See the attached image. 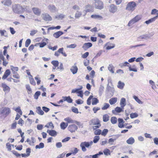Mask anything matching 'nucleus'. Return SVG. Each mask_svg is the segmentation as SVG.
Listing matches in <instances>:
<instances>
[{"instance_id":"obj_34","label":"nucleus","mask_w":158,"mask_h":158,"mask_svg":"<svg viewBox=\"0 0 158 158\" xmlns=\"http://www.w3.org/2000/svg\"><path fill=\"white\" fill-rule=\"evenodd\" d=\"M44 144L43 143H40L39 145H36L35 146L36 149L43 148L44 147Z\"/></svg>"},{"instance_id":"obj_10","label":"nucleus","mask_w":158,"mask_h":158,"mask_svg":"<svg viewBox=\"0 0 158 158\" xmlns=\"http://www.w3.org/2000/svg\"><path fill=\"white\" fill-rule=\"evenodd\" d=\"M32 10L34 14L40 16L41 14V10L37 7H33Z\"/></svg>"},{"instance_id":"obj_49","label":"nucleus","mask_w":158,"mask_h":158,"mask_svg":"<svg viewBox=\"0 0 158 158\" xmlns=\"http://www.w3.org/2000/svg\"><path fill=\"white\" fill-rule=\"evenodd\" d=\"M100 137L99 136H95L94 138L93 142L94 143H96L99 140Z\"/></svg>"},{"instance_id":"obj_30","label":"nucleus","mask_w":158,"mask_h":158,"mask_svg":"<svg viewBox=\"0 0 158 158\" xmlns=\"http://www.w3.org/2000/svg\"><path fill=\"white\" fill-rule=\"evenodd\" d=\"M65 15L62 14H60L55 16V18L58 19H62L65 18Z\"/></svg>"},{"instance_id":"obj_59","label":"nucleus","mask_w":158,"mask_h":158,"mask_svg":"<svg viewBox=\"0 0 158 158\" xmlns=\"http://www.w3.org/2000/svg\"><path fill=\"white\" fill-rule=\"evenodd\" d=\"M72 110L73 112L77 114H78L79 113L77 108L75 107H72Z\"/></svg>"},{"instance_id":"obj_20","label":"nucleus","mask_w":158,"mask_h":158,"mask_svg":"<svg viewBox=\"0 0 158 158\" xmlns=\"http://www.w3.org/2000/svg\"><path fill=\"white\" fill-rule=\"evenodd\" d=\"M1 3L4 6H9L11 5L12 1L11 0H4L2 1Z\"/></svg>"},{"instance_id":"obj_36","label":"nucleus","mask_w":158,"mask_h":158,"mask_svg":"<svg viewBox=\"0 0 158 158\" xmlns=\"http://www.w3.org/2000/svg\"><path fill=\"white\" fill-rule=\"evenodd\" d=\"M102 154H103V152H99L98 153L91 155L92 158H98L100 155Z\"/></svg>"},{"instance_id":"obj_4","label":"nucleus","mask_w":158,"mask_h":158,"mask_svg":"<svg viewBox=\"0 0 158 158\" xmlns=\"http://www.w3.org/2000/svg\"><path fill=\"white\" fill-rule=\"evenodd\" d=\"M136 6V3L135 2H130L127 5L126 9L128 10H133Z\"/></svg>"},{"instance_id":"obj_3","label":"nucleus","mask_w":158,"mask_h":158,"mask_svg":"<svg viewBox=\"0 0 158 158\" xmlns=\"http://www.w3.org/2000/svg\"><path fill=\"white\" fill-rule=\"evenodd\" d=\"M141 19V17L140 16L138 15H136L129 21L127 25L129 27L131 26L135 23H136L139 21Z\"/></svg>"},{"instance_id":"obj_9","label":"nucleus","mask_w":158,"mask_h":158,"mask_svg":"<svg viewBox=\"0 0 158 158\" xmlns=\"http://www.w3.org/2000/svg\"><path fill=\"white\" fill-rule=\"evenodd\" d=\"M77 126L74 124L69 125L68 127V130L71 132H75L77 130Z\"/></svg>"},{"instance_id":"obj_13","label":"nucleus","mask_w":158,"mask_h":158,"mask_svg":"<svg viewBox=\"0 0 158 158\" xmlns=\"http://www.w3.org/2000/svg\"><path fill=\"white\" fill-rule=\"evenodd\" d=\"M48 8L52 12L54 13L58 11V9L54 5H50L48 6Z\"/></svg>"},{"instance_id":"obj_58","label":"nucleus","mask_w":158,"mask_h":158,"mask_svg":"<svg viewBox=\"0 0 158 158\" xmlns=\"http://www.w3.org/2000/svg\"><path fill=\"white\" fill-rule=\"evenodd\" d=\"M6 146L8 151H10L11 150V145L9 143H6Z\"/></svg>"},{"instance_id":"obj_42","label":"nucleus","mask_w":158,"mask_h":158,"mask_svg":"<svg viewBox=\"0 0 158 158\" xmlns=\"http://www.w3.org/2000/svg\"><path fill=\"white\" fill-rule=\"evenodd\" d=\"M26 89L28 91V93L29 94L32 92L31 89L29 85H26Z\"/></svg>"},{"instance_id":"obj_11","label":"nucleus","mask_w":158,"mask_h":158,"mask_svg":"<svg viewBox=\"0 0 158 158\" xmlns=\"http://www.w3.org/2000/svg\"><path fill=\"white\" fill-rule=\"evenodd\" d=\"M117 9V6L112 4L110 5L109 10L110 12L114 13L116 11Z\"/></svg>"},{"instance_id":"obj_5","label":"nucleus","mask_w":158,"mask_h":158,"mask_svg":"<svg viewBox=\"0 0 158 158\" xmlns=\"http://www.w3.org/2000/svg\"><path fill=\"white\" fill-rule=\"evenodd\" d=\"M80 146L81 148L82 151L85 152L86 151V148H89V144L87 143V142L85 141L81 142L80 144Z\"/></svg>"},{"instance_id":"obj_45","label":"nucleus","mask_w":158,"mask_h":158,"mask_svg":"<svg viewBox=\"0 0 158 158\" xmlns=\"http://www.w3.org/2000/svg\"><path fill=\"white\" fill-rule=\"evenodd\" d=\"M29 78L30 79V83L34 85H36V83L32 77H31V78H30V77H29Z\"/></svg>"},{"instance_id":"obj_16","label":"nucleus","mask_w":158,"mask_h":158,"mask_svg":"<svg viewBox=\"0 0 158 158\" xmlns=\"http://www.w3.org/2000/svg\"><path fill=\"white\" fill-rule=\"evenodd\" d=\"M78 70V69L76 65V63L74 64V65L70 69V71L73 74H75L77 73Z\"/></svg>"},{"instance_id":"obj_26","label":"nucleus","mask_w":158,"mask_h":158,"mask_svg":"<svg viewBox=\"0 0 158 158\" xmlns=\"http://www.w3.org/2000/svg\"><path fill=\"white\" fill-rule=\"evenodd\" d=\"M62 98H64V101H66L68 103H71L73 102L72 99L69 96L68 97H63Z\"/></svg>"},{"instance_id":"obj_51","label":"nucleus","mask_w":158,"mask_h":158,"mask_svg":"<svg viewBox=\"0 0 158 158\" xmlns=\"http://www.w3.org/2000/svg\"><path fill=\"white\" fill-rule=\"evenodd\" d=\"M110 106V105L107 103H105L104 106L102 107V110H105L108 108Z\"/></svg>"},{"instance_id":"obj_64","label":"nucleus","mask_w":158,"mask_h":158,"mask_svg":"<svg viewBox=\"0 0 158 158\" xmlns=\"http://www.w3.org/2000/svg\"><path fill=\"white\" fill-rule=\"evenodd\" d=\"M73 9L74 10L78 11L80 10L79 7L77 5H74L73 6Z\"/></svg>"},{"instance_id":"obj_17","label":"nucleus","mask_w":158,"mask_h":158,"mask_svg":"<svg viewBox=\"0 0 158 158\" xmlns=\"http://www.w3.org/2000/svg\"><path fill=\"white\" fill-rule=\"evenodd\" d=\"M123 108H122L121 107H116L114 109V110H113L112 111V112L113 114H116V112L117 113H119L123 111Z\"/></svg>"},{"instance_id":"obj_41","label":"nucleus","mask_w":158,"mask_h":158,"mask_svg":"<svg viewBox=\"0 0 158 158\" xmlns=\"http://www.w3.org/2000/svg\"><path fill=\"white\" fill-rule=\"evenodd\" d=\"M82 15V13L81 12L78 11H77L75 15V17L76 18H78L80 17Z\"/></svg>"},{"instance_id":"obj_29","label":"nucleus","mask_w":158,"mask_h":158,"mask_svg":"<svg viewBox=\"0 0 158 158\" xmlns=\"http://www.w3.org/2000/svg\"><path fill=\"white\" fill-rule=\"evenodd\" d=\"M117 101V98H113L110 99L109 100V102L110 105L114 104Z\"/></svg>"},{"instance_id":"obj_52","label":"nucleus","mask_w":158,"mask_h":158,"mask_svg":"<svg viewBox=\"0 0 158 158\" xmlns=\"http://www.w3.org/2000/svg\"><path fill=\"white\" fill-rule=\"evenodd\" d=\"M51 63L55 67H57L59 64V62L57 60H53L52 61Z\"/></svg>"},{"instance_id":"obj_55","label":"nucleus","mask_w":158,"mask_h":158,"mask_svg":"<svg viewBox=\"0 0 158 158\" xmlns=\"http://www.w3.org/2000/svg\"><path fill=\"white\" fill-rule=\"evenodd\" d=\"M104 89V87H103V86L101 85L100 86L99 91V94L100 95H101L102 94L103 91Z\"/></svg>"},{"instance_id":"obj_31","label":"nucleus","mask_w":158,"mask_h":158,"mask_svg":"<svg viewBox=\"0 0 158 158\" xmlns=\"http://www.w3.org/2000/svg\"><path fill=\"white\" fill-rule=\"evenodd\" d=\"M135 142V139L131 137L127 140V143L129 144H132Z\"/></svg>"},{"instance_id":"obj_12","label":"nucleus","mask_w":158,"mask_h":158,"mask_svg":"<svg viewBox=\"0 0 158 158\" xmlns=\"http://www.w3.org/2000/svg\"><path fill=\"white\" fill-rule=\"evenodd\" d=\"M2 87L3 88V91L6 93H8L10 91V87L4 83L2 84Z\"/></svg>"},{"instance_id":"obj_56","label":"nucleus","mask_w":158,"mask_h":158,"mask_svg":"<svg viewBox=\"0 0 158 158\" xmlns=\"http://www.w3.org/2000/svg\"><path fill=\"white\" fill-rule=\"evenodd\" d=\"M31 43V40L30 39H27L25 42V46L26 47H28L29 44H30Z\"/></svg>"},{"instance_id":"obj_40","label":"nucleus","mask_w":158,"mask_h":158,"mask_svg":"<svg viewBox=\"0 0 158 158\" xmlns=\"http://www.w3.org/2000/svg\"><path fill=\"white\" fill-rule=\"evenodd\" d=\"M40 94L41 93L40 91H36L34 95V98L35 99H37L39 96L40 95Z\"/></svg>"},{"instance_id":"obj_35","label":"nucleus","mask_w":158,"mask_h":158,"mask_svg":"<svg viewBox=\"0 0 158 158\" xmlns=\"http://www.w3.org/2000/svg\"><path fill=\"white\" fill-rule=\"evenodd\" d=\"M64 120L67 122L69 123H75L74 121L72 120L69 117L66 118L64 119Z\"/></svg>"},{"instance_id":"obj_43","label":"nucleus","mask_w":158,"mask_h":158,"mask_svg":"<svg viewBox=\"0 0 158 158\" xmlns=\"http://www.w3.org/2000/svg\"><path fill=\"white\" fill-rule=\"evenodd\" d=\"M133 98L139 104H142L143 103L138 98L137 96H133Z\"/></svg>"},{"instance_id":"obj_1","label":"nucleus","mask_w":158,"mask_h":158,"mask_svg":"<svg viewBox=\"0 0 158 158\" xmlns=\"http://www.w3.org/2000/svg\"><path fill=\"white\" fill-rule=\"evenodd\" d=\"M27 6H24L22 7L20 5L18 4H15L13 5L12 8L13 12L16 13L21 14L23 13L26 9Z\"/></svg>"},{"instance_id":"obj_23","label":"nucleus","mask_w":158,"mask_h":158,"mask_svg":"<svg viewBox=\"0 0 158 158\" xmlns=\"http://www.w3.org/2000/svg\"><path fill=\"white\" fill-rule=\"evenodd\" d=\"M120 104L121 106V107L122 108H123L126 105V99L124 98H122L120 100Z\"/></svg>"},{"instance_id":"obj_22","label":"nucleus","mask_w":158,"mask_h":158,"mask_svg":"<svg viewBox=\"0 0 158 158\" xmlns=\"http://www.w3.org/2000/svg\"><path fill=\"white\" fill-rule=\"evenodd\" d=\"M10 74V72L9 69H7L6 70L4 75L2 77V79H6Z\"/></svg>"},{"instance_id":"obj_21","label":"nucleus","mask_w":158,"mask_h":158,"mask_svg":"<svg viewBox=\"0 0 158 158\" xmlns=\"http://www.w3.org/2000/svg\"><path fill=\"white\" fill-rule=\"evenodd\" d=\"M138 39L140 41L141 40L149 39H150V37L148 36V34H144L139 36L138 38Z\"/></svg>"},{"instance_id":"obj_19","label":"nucleus","mask_w":158,"mask_h":158,"mask_svg":"<svg viewBox=\"0 0 158 158\" xmlns=\"http://www.w3.org/2000/svg\"><path fill=\"white\" fill-rule=\"evenodd\" d=\"M47 132L49 133V135L52 136H55L56 135L57 132L54 130H49L48 129Z\"/></svg>"},{"instance_id":"obj_6","label":"nucleus","mask_w":158,"mask_h":158,"mask_svg":"<svg viewBox=\"0 0 158 158\" xmlns=\"http://www.w3.org/2000/svg\"><path fill=\"white\" fill-rule=\"evenodd\" d=\"M85 10L83 11V12L85 13L84 16H85L88 12H90L93 11V7L92 5L88 4L86 5L85 7Z\"/></svg>"},{"instance_id":"obj_14","label":"nucleus","mask_w":158,"mask_h":158,"mask_svg":"<svg viewBox=\"0 0 158 158\" xmlns=\"http://www.w3.org/2000/svg\"><path fill=\"white\" fill-rule=\"evenodd\" d=\"M1 109L3 113V115L5 116V117L10 112V109L8 108L5 107Z\"/></svg>"},{"instance_id":"obj_53","label":"nucleus","mask_w":158,"mask_h":158,"mask_svg":"<svg viewBox=\"0 0 158 158\" xmlns=\"http://www.w3.org/2000/svg\"><path fill=\"white\" fill-rule=\"evenodd\" d=\"M93 98V95H90L89 98H88L87 100V104L89 105H90L91 104V99H92V98Z\"/></svg>"},{"instance_id":"obj_47","label":"nucleus","mask_w":158,"mask_h":158,"mask_svg":"<svg viewBox=\"0 0 158 158\" xmlns=\"http://www.w3.org/2000/svg\"><path fill=\"white\" fill-rule=\"evenodd\" d=\"M108 131V130L107 129H104L101 132V135L104 136H105Z\"/></svg>"},{"instance_id":"obj_28","label":"nucleus","mask_w":158,"mask_h":158,"mask_svg":"<svg viewBox=\"0 0 158 158\" xmlns=\"http://www.w3.org/2000/svg\"><path fill=\"white\" fill-rule=\"evenodd\" d=\"M125 85L124 83L122 82L121 81H119L117 87L118 88L122 89H123V87Z\"/></svg>"},{"instance_id":"obj_18","label":"nucleus","mask_w":158,"mask_h":158,"mask_svg":"<svg viewBox=\"0 0 158 158\" xmlns=\"http://www.w3.org/2000/svg\"><path fill=\"white\" fill-rule=\"evenodd\" d=\"M158 14L157 13V15H158ZM158 15H157L155 16V17L152 18L147 21H146L144 23L147 24H148L150 23H151L153 22H154L158 18Z\"/></svg>"},{"instance_id":"obj_38","label":"nucleus","mask_w":158,"mask_h":158,"mask_svg":"<svg viewBox=\"0 0 158 158\" xmlns=\"http://www.w3.org/2000/svg\"><path fill=\"white\" fill-rule=\"evenodd\" d=\"M92 104L93 105H96L99 102V101L98 99L95 98H92Z\"/></svg>"},{"instance_id":"obj_50","label":"nucleus","mask_w":158,"mask_h":158,"mask_svg":"<svg viewBox=\"0 0 158 158\" xmlns=\"http://www.w3.org/2000/svg\"><path fill=\"white\" fill-rule=\"evenodd\" d=\"M91 17L92 18H94L95 19L98 18H102V17L99 15H91Z\"/></svg>"},{"instance_id":"obj_37","label":"nucleus","mask_w":158,"mask_h":158,"mask_svg":"<svg viewBox=\"0 0 158 158\" xmlns=\"http://www.w3.org/2000/svg\"><path fill=\"white\" fill-rule=\"evenodd\" d=\"M109 116L107 114H105L103 116V120L104 122H107L109 120Z\"/></svg>"},{"instance_id":"obj_33","label":"nucleus","mask_w":158,"mask_h":158,"mask_svg":"<svg viewBox=\"0 0 158 158\" xmlns=\"http://www.w3.org/2000/svg\"><path fill=\"white\" fill-rule=\"evenodd\" d=\"M114 68L113 66L111 64H109L108 67V70L112 73H114V71L113 70Z\"/></svg>"},{"instance_id":"obj_62","label":"nucleus","mask_w":158,"mask_h":158,"mask_svg":"<svg viewBox=\"0 0 158 158\" xmlns=\"http://www.w3.org/2000/svg\"><path fill=\"white\" fill-rule=\"evenodd\" d=\"M104 154L106 155H110V151L108 149L105 150L103 152Z\"/></svg>"},{"instance_id":"obj_7","label":"nucleus","mask_w":158,"mask_h":158,"mask_svg":"<svg viewBox=\"0 0 158 158\" xmlns=\"http://www.w3.org/2000/svg\"><path fill=\"white\" fill-rule=\"evenodd\" d=\"M42 18L46 21H50L52 20V18L47 13L43 14L42 15Z\"/></svg>"},{"instance_id":"obj_39","label":"nucleus","mask_w":158,"mask_h":158,"mask_svg":"<svg viewBox=\"0 0 158 158\" xmlns=\"http://www.w3.org/2000/svg\"><path fill=\"white\" fill-rule=\"evenodd\" d=\"M110 121L112 124H115L117 122V118L115 117H112L110 119Z\"/></svg>"},{"instance_id":"obj_48","label":"nucleus","mask_w":158,"mask_h":158,"mask_svg":"<svg viewBox=\"0 0 158 158\" xmlns=\"http://www.w3.org/2000/svg\"><path fill=\"white\" fill-rule=\"evenodd\" d=\"M138 116V115L136 113H132L130 115V118H135L137 117Z\"/></svg>"},{"instance_id":"obj_32","label":"nucleus","mask_w":158,"mask_h":158,"mask_svg":"<svg viewBox=\"0 0 158 158\" xmlns=\"http://www.w3.org/2000/svg\"><path fill=\"white\" fill-rule=\"evenodd\" d=\"M68 126V124L67 123L66 124L64 122H62L60 124V126L61 128L62 129L64 130L65 129L66 127Z\"/></svg>"},{"instance_id":"obj_25","label":"nucleus","mask_w":158,"mask_h":158,"mask_svg":"<svg viewBox=\"0 0 158 158\" xmlns=\"http://www.w3.org/2000/svg\"><path fill=\"white\" fill-rule=\"evenodd\" d=\"M0 34L1 36H4L6 37H8L7 33L5 30H0Z\"/></svg>"},{"instance_id":"obj_44","label":"nucleus","mask_w":158,"mask_h":158,"mask_svg":"<svg viewBox=\"0 0 158 158\" xmlns=\"http://www.w3.org/2000/svg\"><path fill=\"white\" fill-rule=\"evenodd\" d=\"M11 69L13 73L14 74H15L16 73V72L18 71V67L11 66Z\"/></svg>"},{"instance_id":"obj_15","label":"nucleus","mask_w":158,"mask_h":158,"mask_svg":"<svg viewBox=\"0 0 158 158\" xmlns=\"http://www.w3.org/2000/svg\"><path fill=\"white\" fill-rule=\"evenodd\" d=\"M92 46V44L91 43H85L83 44L82 48L84 50L86 51L88 49L91 47Z\"/></svg>"},{"instance_id":"obj_27","label":"nucleus","mask_w":158,"mask_h":158,"mask_svg":"<svg viewBox=\"0 0 158 158\" xmlns=\"http://www.w3.org/2000/svg\"><path fill=\"white\" fill-rule=\"evenodd\" d=\"M36 112L39 114L40 115H43L44 112L43 110H42L40 106H38L36 107Z\"/></svg>"},{"instance_id":"obj_2","label":"nucleus","mask_w":158,"mask_h":158,"mask_svg":"<svg viewBox=\"0 0 158 158\" xmlns=\"http://www.w3.org/2000/svg\"><path fill=\"white\" fill-rule=\"evenodd\" d=\"M93 3L95 8L96 9L101 10L103 8V3L100 0H94Z\"/></svg>"},{"instance_id":"obj_57","label":"nucleus","mask_w":158,"mask_h":158,"mask_svg":"<svg viewBox=\"0 0 158 158\" xmlns=\"http://www.w3.org/2000/svg\"><path fill=\"white\" fill-rule=\"evenodd\" d=\"M102 132L101 130L98 129L95 130L94 131V134L95 135H100L101 134Z\"/></svg>"},{"instance_id":"obj_46","label":"nucleus","mask_w":158,"mask_h":158,"mask_svg":"<svg viewBox=\"0 0 158 158\" xmlns=\"http://www.w3.org/2000/svg\"><path fill=\"white\" fill-rule=\"evenodd\" d=\"M5 118V116L3 115V113L1 109H0V120H2Z\"/></svg>"},{"instance_id":"obj_8","label":"nucleus","mask_w":158,"mask_h":158,"mask_svg":"<svg viewBox=\"0 0 158 158\" xmlns=\"http://www.w3.org/2000/svg\"><path fill=\"white\" fill-rule=\"evenodd\" d=\"M100 123V120L98 118H94L90 120L89 123V125H96L98 124H99Z\"/></svg>"},{"instance_id":"obj_24","label":"nucleus","mask_w":158,"mask_h":158,"mask_svg":"<svg viewBox=\"0 0 158 158\" xmlns=\"http://www.w3.org/2000/svg\"><path fill=\"white\" fill-rule=\"evenodd\" d=\"M63 32L61 31H58L57 32H55L53 34V36L56 38H58L60 36L63 34Z\"/></svg>"},{"instance_id":"obj_54","label":"nucleus","mask_w":158,"mask_h":158,"mask_svg":"<svg viewBox=\"0 0 158 158\" xmlns=\"http://www.w3.org/2000/svg\"><path fill=\"white\" fill-rule=\"evenodd\" d=\"M15 110L18 113H19L21 115H22V112L20 109V107H18L17 108H16Z\"/></svg>"},{"instance_id":"obj_63","label":"nucleus","mask_w":158,"mask_h":158,"mask_svg":"<svg viewBox=\"0 0 158 158\" xmlns=\"http://www.w3.org/2000/svg\"><path fill=\"white\" fill-rule=\"evenodd\" d=\"M42 108L43 111L46 113L48 112L50 110V109L49 108L45 106H43Z\"/></svg>"},{"instance_id":"obj_61","label":"nucleus","mask_w":158,"mask_h":158,"mask_svg":"<svg viewBox=\"0 0 158 158\" xmlns=\"http://www.w3.org/2000/svg\"><path fill=\"white\" fill-rule=\"evenodd\" d=\"M77 46V45L75 44H72L69 45L67 46V48H74Z\"/></svg>"},{"instance_id":"obj_60","label":"nucleus","mask_w":158,"mask_h":158,"mask_svg":"<svg viewBox=\"0 0 158 158\" xmlns=\"http://www.w3.org/2000/svg\"><path fill=\"white\" fill-rule=\"evenodd\" d=\"M79 151V150L76 148H74V150L72 151L73 154L74 155L77 153Z\"/></svg>"}]
</instances>
